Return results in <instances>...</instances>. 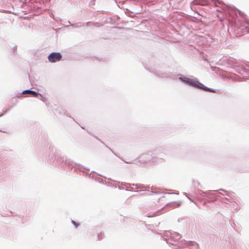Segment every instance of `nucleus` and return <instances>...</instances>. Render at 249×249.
I'll use <instances>...</instances> for the list:
<instances>
[{
    "instance_id": "f257e3e1",
    "label": "nucleus",
    "mask_w": 249,
    "mask_h": 249,
    "mask_svg": "<svg viewBox=\"0 0 249 249\" xmlns=\"http://www.w3.org/2000/svg\"><path fill=\"white\" fill-rule=\"evenodd\" d=\"M62 58L61 54L59 53H53L48 56V60L50 62L54 63L59 61Z\"/></svg>"
},
{
    "instance_id": "f03ea898",
    "label": "nucleus",
    "mask_w": 249,
    "mask_h": 249,
    "mask_svg": "<svg viewBox=\"0 0 249 249\" xmlns=\"http://www.w3.org/2000/svg\"><path fill=\"white\" fill-rule=\"evenodd\" d=\"M189 85L193 86L195 87H197L201 89H203L205 91H210V90L205 87L202 84L197 82V81H195L192 80H191Z\"/></svg>"
},
{
    "instance_id": "7ed1b4c3",
    "label": "nucleus",
    "mask_w": 249,
    "mask_h": 249,
    "mask_svg": "<svg viewBox=\"0 0 249 249\" xmlns=\"http://www.w3.org/2000/svg\"><path fill=\"white\" fill-rule=\"evenodd\" d=\"M189 85L193 86L195 87H197L201 89H203L205 91H210V90L205 87L202 84L197 82V81H195L192 80H191Z\"/></svg>"
},
{
    "instance_id": "20e7f679",
    "label": "nucleus",
    "mask_w": 249,
    "mask_h": 249,
    "mask_svg": "<svg viewBox=\"0 0 249 249\" xmlns=\"http://www.w3.org/2000/svg\"><path fill=\"white\" fill-rule=\"evenodd\" d=\"M29 94L32 95L34 97H36L38 95V93L32 90H31Z\"/></svg>"
},
{
    "instance_id": "39448f33",
    "label": "nucleus",
    "mask_w": 249,
    "mask_h": 249,
    "mask_svg": "<svg viewBox=\"0 0 249 249\" xmlns=\"http://www.w3.org/2000/svg\"><path fill=\"white\" fill-rule=\"evenodd\" d=\"M71 222L75 226L76 228H77L79 225L78 223H76L74 221L72 220Z\"/></svg>"
},
{
    "instance_id": "423d86ee",
    "label": "nucleus",
    "mask_w": 249,
    "mask_h": 249,
    "mask_svg": "<svg viewBox=\"0 0 249 249\" xmlns=\"http://www.w3.org/2000/svg\"><path fill=\"white\" fill-rule=\"evenodd\" d=\"M30 90H26L22 92L23 94H29L30 92Z\"/></svg>"
},
{
    "instance_id": "0eeeda50",
    "label": "nucleus",
    "mask_w": 249,
    "mask_h": 249,
    "mask_svg": "<svg viewBox=\"0 0 249 249\" xmlns=\"http://www.w3.org/2000/svg\"><path fill=\"white\" fill-rule=\"evenodd\" d=\"M103 235L102 234V233H100L98 235V239L99 240H101L103 238Z\"/></svg>"
},
{
    "instance_id": "6e6552de",
    "label": "nucleus",
    "mask_w": 249,
    "mask_h": 249,
    "mask_svg": "<svg viewBox=\"0 0 249 249\" xmlns=\"http://www.w3.org/2000/svg\"><path fill=\"white\" fill-rule=\"evenodd\" d=\"M191 80V79H187V80H184V81L185 83H187V84H189V83H190V82Z\"/></svg>"
}]
</instances>
